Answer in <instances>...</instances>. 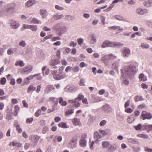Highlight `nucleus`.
I'll return each mask as SVG.
<instances>
[{"instance_id":"f257e3e1","label":"nucleus","mask_w":152,"mask_h":152,"mask_svg":"<svg viewBox=\"0 0 152 152\" xmlns=\"http://www.w3.org/2000/svg\"><path fill=\"white\" fill-rule=\"evenodd\" d=\"M137 70L134 66L130 65L125 66L121 70V78L122 77L131 78L133 75L135 74Z\"/></svg>"},{"instance_id":"f03ea898","label":"nucleus","mask_w":152,"mask_h":152,"mask_svg":"<svg viewBox=\"0 0 152 152\" xmlns=\"http://www.w3.org/2000/svg\"><path fill=\"white\" fill-rule=\"evenodd\" d=\"M115 58H117L116 56L112 54H110L106 55L102 57L101 61L107 66H108L110 63V61L114 59Z\"/></svg>"},{"instance_id":"7ed1b4c3","label":"nucleus","mask_w":152,"mask_h":152,"mask_svg":"<svg viewBox=\"0 0 152 152\" xmlns=\"http://www.w3.org/2000/svg\"><path fill=\"white\" fill-rule=\"evenodd\" d=\"M15 4L14 3H11L8 4L6 8L4 10V12L12 14L15 12Z\"/></svg>"},{"instance_id":"20e7f679","label":"nucleus","mask_w":152,"mask_h":152,"mask_svg":"<svg viewBox=\"0 0 152 152\" xmlns=\"http://www.w3.org/2000/svg\"><path fill=\"white\" fill-rule=\"evenodd\" d=\"M77 146V140L73 137L67 144V147L71 149H73Z\"/></svg>"},{"instance_id":"39448f33","label":"nucleus","mask_w":152,"mask_h":152,"mask_svg":"<svg viewBox=\"0 0 152 152\" xmlns=\"http://www.w3.org/2000/svg\"><path fill=\"white\" fill-rule=\"evenodd\" d=\"M102 110L104 113L108 114L110 113L112 110L110 106L107 104H105L102 106Z\"/></svg>"},{"instance_id":"423d86ee","label":"nucleus","mask_w":152,"mask_h":152,"mask_svg":"<svg viewBox=\"0 0 152 152\" xmlns=\"http://www.w3.org/2000/svg\"><path fill=\"white\" fill-rule=\"evenodd\" d=\"M141 117L142 118L143 120L146 119H150L152 118V115L151 113L143 111L142 113Z\"/></svg>"},{"instance_id":"0eeeda50","label":"nucleus","mask_w":152,"mask_h":152,"mask_svg":"<svg viewBox=\"0 0 152 152\" xmlns=\"http://www.w3.org/2000/svg\"><path fill=\"white\" fill-rule=\"evenodd\" d=\"M122 56L125 57H128L130 54V50L127 47L122 48Z\"/></svg>"},{"instance_id":"6e6552de","label":"nucleus","mask_w":152,"mask_h":152,"mask_svg":"<svg viewBox=\"0 0 152 152\" xmlns=\"http://www.w3.org/2000/svg\"><path fill=\"white\" fill-rule=\"evenodd\" d=\"M60 61L59 58L55 59V60H52L50 61V64L52 68L56 69L57 68L56 65L59 64Z\"/></svg>"},{"instance_id":"1a4fd4ad","label":"nucleus","mask_w":152,"mask_h":152,"mask_svg":"<svg viewBox=\"0 0 152 152\" xmlns=\"http://www.w3.org/2000/svg\"><path fill=\"white\" fill-rule=\"evenodd\" d=\"M65 77V74L64 73L60 72L58 74L54 75L53 78L57 80H60L64 78Z\"/></svg>"},{"instance_id":"9d476101","label":"nucleus","mask_w":152,"mask_h":152,"mask_svg":"<svg viewBox=\"0 0 152 152\" xmlns=\"http://www.w3.org/2000/svg\"><path fill=\"white\" fill-rule=\"evenodd\" d=\"M40 138L38 136L34 135H31L29 136V139L33 142L37 144Z\"/></svg>"},{"instance_id":"9b49d317","label":"nucleus","mask_w":152,"mask_h":152,"mask_svg":"<svg viewBox=\"0 0 152 152\" xmlns=\"http://www.w3.org/2000/svg\"><path fill=\"white\" fill-rule=\"evenodd\" d=\"M32 69L33 67L31 66L28 65L26 66L22 69V72L25 74L28 73L32 71Z\"/></svg>"},{"instance_id":"f8f14e48","label":"nucleus","mask_w":152,"mask_h":152,"mask_svg":"<svg viewBox=\"0 0 152 152\" xmlns=\"http://www.w3.org/2000/svg\"><path fill=\"white\" fill-rule=\"evenodd\" d=\"M7 114L6 116V118L8 121L11 120L12 118L13 114L12 111L9 109H7L6 110Z\"/></svg>"},{"instance_id":"ddd939ff","label":"nucleus","mask_w":152,"mask_h":152,"mask_svg":"<svg viewBox=\"0 0 152 152\" xmlns=\"http://www.w3.org/2000/svg\"><path fill=\"white\" fill-rule=\"evenodd\" d=\"M136 13L140 15H143L148 12V11L146 9L137 8L136 9Z\"/></svg>"},{"instance_id":"4468645a","label":"nucleus","mask_w":152,"mask_h":152,"mask_svg":"<svg viewBox=\"0 0 152 152\" xmlns=\"http://www.w3.org/2000/svg\"><path fill=\"white\" fill-rule=\"evenodd\" d=\"M112 42L108 40H105L103 43L101 47L102 48H105L107 47H113Z\"/></svg>"},{"instance_id":"2eb2a0df","label":"nucleus","mask_w":152,"mask_h":152,"mask_svg":"<svg viewBox=\"0 0 152 152\" xmlns=\"http://www.w3.org/2000/svg\"><path fill=\"white\" fill-rule=\"evenodd\" d=\"M10 24L11 27L13 29L18 28L19 26V24L18 22L13 20H11Z\"/></svg>"},{"instance_id":"dca6fc26","label":"nucleus","mask_w":152,"mask_h":152,"mask_svg":"<svg viewBox=\"0 0 152 152\" xmlns=\"http://www.w3.org/2000/svg\"><path fill=\"white\" fill-rule=\"evenodd\" d=\"M118 147V144H113L111 145L107 151V152H113V151L115 150Z\"/></svg>"},{"instance_id":"f3484780","label":"nucleus","mask_w":152,"mask_h":152,"mask_svg":"<svg viewBox=\"0 0 152 152\" xmlns=\"http://www.w3.org/2000/svg\"><path fill=\"white\" fill-rule=\"evenodd\" d=\"M133 128L136 130H139L142 129V130L146 129L147 126L145 125H142L141 124H139L137 126H133Z\"/></svg>"},{"instance_id":"a211bd4d","label":"nucleus","mask_w":152,"mask_h":152,"mask_svg":"<svg viewBox=\"0 0 152 152\" xmlns=\"http://www.w3.org/2000/svg\"><path fill=\"white\" fill-rule=\"evenodd\" d=\"M39 14L42 16V18H44L48 15L47 10L45 8L41 9L39 11Z\"/></svg>"},{"instance_id":"6ab92c4d","label":"nucleus","mask_w":152,"mask_h":152,"mask_svg":"<svg viewBox=\"0 0 152 152\" xmlns=\"http://www.w3.org/2000/svg\"><path fill=\"white\" fill-rule=\"evenodd\" d=\"M77 100L75 99L74 100H68V102L69 103H72L74 106L77 108L79 107L80 104L79 102L77 101Z\"/></svg>"},{"instance_id":"aec40b11","label":"nucleus","mask_w":152,"mask_h":152,"mask_svg":"<svg viewBox=\"0 0 152 152\" xmlns=\"http://www.w3.org/2000/svg\"><path fill=\"white\" fill-rule=\"evenodd\" d=\"M65 89H67V91L68 92H72L75 91L76 90V88L74 86H70L69 87L67 86L65 88Z\"/></svg>"},{"instance_id":"412c9836","label":"nucleus","mask_w":152,"mask_h":152,"mask_svg":"<svg viewBox=\"0 0 152 152\" xmlns=\"http://www.w3.org/2000/svg\"><path fill=\"white\" fill-rule=\"evenodd\" d=\"M108 29L109 30H111V29L113 30H117L118 31H122L123 30V28H121L120 26H113L109 27Z\"/></svg>"},{"instance_id":"4be33fe9","label":"nucleus","mask_w":152,"mask_h":152,"mask_svg":"<svg viewBox=\"0 0 152 152\" xmlns=\"http://www.w3.org/2000/svg\"><path fill=\"white\" fill-rule=\"evenodd\" d=\"M55 89L53 85H48L45 89V91L47 93H50L51 91Z\"/></svg>"},{"instance_id":"5701e85b","label":"nucleus","mask_w":152,"mask_h":152,"mask_svg":"<svg viewBox=\"0 0 152 152\" xmlns=\"http://www.w3.org/2000/svg\"><path fill=\"white\" fill-rule=\"evenodd\" d=\"M127 141L132 144H137L139 143L138 141L136 139L131 138H128Z\"/></svg>"},{"instance_id":"b1692460","label":"nucleus","mask_w":152,"mask_h":152,"mask_svg":"<svg viewBox=\"0 0 152 152\" xmlns=\"http://www.w3.org/2000/svg\"><path fill=\"white\" fill-rule=\"evenodd\" d=\"M58 99L59 103L62 106H64L67 105V102L64 100L63 98L62 97H60L57 99Z\"/></svg>"},{"instance_id":"393cba45","label":"nucleus","mask_w":152,"mask_h":152,"mask_svg":"<svg viewBox=\"0 0 152 152\" xmlns=\"http://www.w3.org/2000/svg\"><path fill=\"white\" fill-rule=\"evenodd\" d=\"M36 3V1L35 0H29L26 3V5L28 7H30Z\"/></svg>"},{"instance_id":"a878e982","label":"nucleus","mask_w":152,"mask_h":152,"mask_svg":"<svg viewBox=\"0 0 152 152\" xmlns=\"http://www.w3.org/2000/svg\"><path fill=\"white\" fill-rule=\"evenodd\" d=\"M119 66V62L116 61L112 64L111 67L112 69L115 70H117L118 71V68Z\"/></svg>"},{"instance_id":"bb28decb","label":"nucleus","mask_w":152,"mask_h":152,"mask_svg":"<svg viewBox=\"0 0 152 152\" xmlns=\"http://www.w3.org/2000/svg\"><path fill=\"white\" fill-rule=\"evenodd\" d=\"M101 137V136L99 135V133L96 132H95L94 134V137L96 140L95 142L96 143H97L98 142V140Z\"/></svg>"},{"instance_id":"cd10ccee","label":"nucleus","mask_w":152,"mask_h":152,"mask_svg":"<svg viewBox=\"0 0 152 152\" xmlns=\"http://www.w3.org/2000/svg\"><path fill=\"white\" fill-rule=\"evenodd\" d=\"M135 119L136 118L134 115H132L128 118V122L129 124L132 123L134 121Z\"/></svg>"},{"instance_id":"c85d7f7f","label":"nucleus","mask_w":152,"mask_h":152,"mask_svg":"<svg viewBox=\"0 0 152 152\" xmlns=\"http://www.w3.org/2000/svg\"><path fill=\"white\" fill-rule=\"evenodd\" d=\"M9 145L10 146H16L19 148L21 147L22 145L21 143L14 141L10 142Z\"/></svg>"},{"instance_id":"c756f323","label":"nucleus","mask_w":152,"mask_h":152,"mask_svg":"<svg viewBox=\"0 0 152 152\" xmlns=\"http://www.w3.org/2000/svg\"><path fill=\"white\" fill-rule=\"evenodd\" d=\"M90 43L92 44H95L96 42V39L95 36L93 34L90 35Z\"/></svg>"},{"instance_id":"7c9ffc66","label":"nucleus","mask_w":152,"mask_h":152,"mask_svg":"<svg viewBox=\"0 0 152 152\" xmlns=\"http://www.w3.org/2000/svg\"><path fill=\"white\" fill-rule=\"evenodd\" d=\"M138 78L140 81H145L147 80L146 77L143 73H141L140 74Z\"/></svg>"},{"instance_id":"2f4dec72","label":"nucleus","mask_w":152,"mask_h":152,"mask_svg":"<svg viewBox=\"0 0 152 152\" xmlns=\"http://www.w3.org/2000/svg\"><path fill=\"white\" fill-rule=\"evenodd\" d=\"M143 5L148 7H151L152 5V0H148L143 2Z\"/></svg>"},{"instance_id":"473e14b6","label":"nucleus","mask_w":152,"mask_h":152,"mask_svg":"<svg viewBox=\"0 0 152 152\" xmlns=\"http://www.w3.org/2000/svg\"><path fill=\"white\" fill-rule=\"evenodd\" d=\"M102 146L103 148H107L110 146V143L109 142L104 141L102 142Z\"/></svg>"},{"instance_id":"72a5a7b5","label":"nucleus","mask_w":152,"mask_h":152,"mask_svg":"<svg viewBox=\"0 0 152 152\" xmlns=\"http://www.w3.org/2000/svg\"><path fill=\"white\" fill-rule=\"evenodd\" d=\"M80 144L81 147H85L86 145V141L84 138L82 139L80 141Z\"/></svg>"},{"instance_id":"f704fd0d","label":"nucleus","mask_w":152,"mask_h":152,"mask_svg":"<svg viewBox=\"0 0 152 152\" xmlns=\"http://www.w3.org/2000/svg\"><path fill=\"white\" fill-rule=\"evenodd\" d=\"M113 47H122L124 45L123 44L116 42H113Z\"/></svg>"},{"instance_id":"c9c22d12","label":"nucleus","mask_w":152,"mask_h":152,"mask_svg":"<svg viewBox=\"0 0 152 152\" xmlns=\"http://www.w3.org/2000/svg\"><path fill=\"white\" fill-rule=\"evenodd\" d=\"M23 48V47L21 46H18L16 49V52L20 54H23L24 51Z\"/></svg>"},{"instance_id":"e433bc0d","label":"nucleus","mask_w":152,"mask_h":152,"mask_svg":"<svg viewBox=\"0 0 152 152\" xmlns=\"http://www.w3.org/2000/svg\"><path fill=\"white\" fill-rule=\"evenodd\" d=\"M15 65L16 66H19L20 67H23L25 65V63L23 61H17L16 62Z\"/></svg>"},{"instance_id":"4c0bfd02","label":"nucleus","mask_w":152,"mask_h":152,"mask_svg":"<svg viewBox=\"0 0 152 152\" xmlns=\"http://www.w3.org/2000/svg\"><path fill=\"white\" fill-rule=\"evenodd\" d=\"M58 126L59 127H61L62 128H68L66 124V123L64 122H60L58 124Z\"/></svg>"},{"instance_id":"58836bf2","label":"nucleus","mask_w":152,"mask_h":152,"mask_svg":"<svg viewBox=\"0 0 152 152\" xmlns=\"http://www.w3.org/2000/svg\"><path fill=\"white\" fill-rule=\"evenodd\" d=\"M150 45L146 43H142L141 44V47L143 49H148L149 48Z\"/></svg>"},{"instance_id":"ea45409f","label":"nucleus","mask_w":152,"mask_h":152,"mask_svg":"<svg viewBox=\"0 0 152 152\" xmlns=\"http://www.w3.org/2000/svg\"><path fill=\"white\" fill-rule=\"evenodd\" d=\"M36 89V88L34 87V86L32 85H30L29 87H28L27 89V91L28 93H29L31 91H34Z\"/></svg>"},{"instance_id":"a19ab883","label":"nucleus","mask_w":152,"mask_h":152,"mask_svg":"<svg viewBox=\"0 0 152 152\" xmlns=\"http://www.w3.org/2000/svg\"><path fill=\"white\" fill-rule=\"evenodd\" d=\"M30 23H34V24H36L40 23H41V22L40 21L38 20L37 18H32V19Z\"/></svg>"},{"instance_id":"79ce46f5","label":"nucleus","mask_w":152,"mask_h":152,"mask_svg":"<svg viewBox=\"0 0 152 152\" xmlns=\"http://www.w3.org/2000/svg\"><path fill=\"white\" fill-rule=\"evenodd\" d=\"M137 136L138 137L144 139H148V135L144 134H138Z\"/></svg>"},{"instance_id":"37998d69","label":"nucleus","mask_w":152,"mask_h":152,"mask_svg":"<svg viewBox=\"0 0 152 152\" xmlns=\"http://www.w3.org/2000/svg\"><path fill=\"white\" fill-rule=\"evenodd\" d=\"M144 100L142 97L141 96H136L135 97V101L137 102L139 101H142Z\"/></svg>"},{"instance_id":"c03bdc74","label":"nucleus","mask_w":152,"mask_h":152,"mask_svg":"<svg viewBox=\"0 0 152 152\" xmlns=\"http://www.w3.org/2000/svg\"><path fill=\"white\" fill-rule=\"evenodd\" d=\"M30 29L33 31H36L38 29L37 26L34 25H30Z\"/></svg>"},{"instance_id":"a18cd8bd","label":"nucleus","mask_w":152,"mask_h":152,"mask_svg":"<svg viewBox=\"0 0 152 152\" xmlns=\"http://www.w3.org/2000/svg\"><path fill=\"white\" fill-rule=\"evenodd\" d=\"M74 112V110L73 109H69L66 110L65 112V114L66 115H71Z\"/></svg>"},{"instance_id":"49530a36","label":"nucleus","mask_w":152,"mask_h":152,"mask_svg":"<svg viewBox=\"0 0 152 152\" xmlns=\"http://www.w3.org/2000/svg\"><path fill=\"white\" fill-rule=\"evenodd\" d=\"M115 18L117 20L120 21H124V19L123 17L118 15H115Z\"/></svg>"},{"instance_id":"de8ad7c7","label":"nucleus","mask_w":152,"mask_h":152,"mask_svg":"<svg viewBox=\"0 0 152 152\" xmlns=\"http://www.w3.org/2000/svg\"><path fill=\"white\" fill-rule=\"evenodd\" d=\"M19 45L20 46L24 48L26 45V43L24 40H21L19 42Z\"/></svg>"},{"instance_id":"09e8293b","label":"nucleus","mask_w":152,"mask_h":152,"mask_svg":"<svg viewBox=\"0 0 152 152\" xmlns=\"http://www.w3.org/2000/svg\"><path fill=\"white\" fill-rule=\"evenodd\" d=\"M72 70L75 72H77L79 70V68L78 66H75L73 67H72Z\"/></svg>"},{"instance_id":"8fccbe9b","label":"nucleus","mask_w":152,"mask_h":152,"mask_svg":"<svg viewBox=\"0 0 152 152\" xmlns=\"http://www.w3.org/2000/svg\"><path fill=\"white\" fill-rule=\"evenodd\" d=\"M115 6L114 4L112 2L110 6L107 9L105 10V11L107 12L110 11Z\"/></svg>"},{"instance_id":"3c124183","label":"nucleus","mask_w":152,"mask_h":152,"mask_svg":"<svg viewBox=\"0 0 152 152\" xmlns=\"http://www.w3.org/2000/svg\"><path fill=\"white\" fill-rule=\"evenodd\" d=\"M84 97V95L80 94L78 95L77 97L75 99L78 101H81L83 98Z\"/></svg>"},{"instance_id":"603ef678","label":"nucleus","mask_w":152,"mask_h":152,"mask_svg":"<svg viewBox=\"0 0 152 152\" xmlns=\"http://www.w3.org/2000/svg\"><path fill=\"white\" fill-rule=\"evenodd\" d=\"M34 78H36L38 80H41L42 77L40 75V74H35L34 75Z\"/></svg>"},{"instance_id":"864d4df0","label":"nucleus","mask_w":152,"mask_h":152,"mask_svg":"<svg viewBox=\"0 0 152 152\" xmlns=\"http://www.w3.org/2000/svg\"><path fill=\"white\" fill-rule=\"evenodd\" d=\"M73 124L76 125H77L79 123V121L77 118H74L72 121Z\"/></svg>"},{"instance_id":"5fc2aeb1","label":"nucleus","mask_w":152,"mask_h":152,"mask_svg":"<svg viewBox=\"0 0 152 152\" xmlns=\"http://www.w3.org/2000/svg\"><path fill=\"white\" fill-rule=\"evenodd\" d=\"M84 39L82 38H78L77 39V41L79 45H81L83 43Z\"/></svg>"},{"instance_id":"6e6d98bb","label":"nucleus","mask_w":152,"mask_h":152,"mask_svg":"<svg viewBox=\"0 0 152 152\" xmlns=\"http://www.w3.org/2000/svg\"><path fill=\"white\" fill-rule=\"evenodd\" d=\"M33 118H28L26 120V124H30L33 122Z\"/></svg>"},{"instance_id":"4d7b16f0","label":"nucleus","mask_w":152,"mask_h":152,"mask_svg":"<svg viewBox=\"0 0 152 152\" xmlns=\"http://www.w3.org/2000/svg\"><path fill=\"white\" fill-rule=\"evenodd\" d=\"M59 28V24L58 23L57 24L53 27V29L56 31H58Z\"/></svg>"},{"instance_id":"13d9d810","label":"nucleus","mask_w":152,"mask_h":152,"mask_svg":"<svg viewBox=\"0 0 152 152\" xmlns=\"http://www.w3.org/2000/svg\"><path fill=\"white\" fill-rule=\"evenodd\" d=\"M80 83L79 84L80 86H85V80L84 78H81L80 80Z\"/></svg>"},{"instance_id":"bf43d9fd","label":"nucleus","mask_w":152,"mask_h":152,"mask_svg":"<svg viewBox=\"0 0 152 152\" xmlns=\"http://www.w3.org/2000/svg\"><path fill=\"white\" fill-rule=\"evenodd\" d=\"M31 25H26L24 24L23 27L21 28V30H23L26 29H30Z\"/></svg>"},{"instance_id":"052dcab7","label":"nucleus","mask_w":152,"mask_h":152,"mask_svg":"<svg viewBox=\"0 0 152 152\" xmlns=\"http://www.w3.org/2000/svg\"><path fill=\"white\" fill-rule=\"evenodd\" d=\"M48 131V128L47 126H45L42 129V133L43 134H46Z\"/></svg>"},{"instance_id":"680f3d73","label":"nucleus","mask_w":152,"mask_h":152,"mask_svg":"<svg viewBox=\"0 0 152 152\" xmlns=\"http://www.w3.org/2000/svg\"><path fill=\"white\" fill-rule=\"evenodd\" d=\"M41 109H38L37 111L36 112L35 114V116L36 117H39L41 114Z\"/></svg>"},{"instance_id":"e2e57ef3","label":"nucleus","mask_w":152,"mask_h":152,"mask_svg":"<svg viewBox=\"0 0 152 152\" xmlns=\"http://www.w3.org/2000/svg\"><path fill=\"white\" fill-rule=\"evenodd\" d=\"M6 82V80L5 77H3L0 80V83L2 85H4Z\"/></svg>"},{"instance_id":"0e129e2a","label":"nucleus","mask_w":152,"mask_h":152,"mask_svg":"<svg viewBox=\"0 0 152 152\" xmlns=\"http://www.w3.org/2000/svg\"><path fill=\"white\" fill-rule=\"evenodd\" d=\"M100 19L102 24L104 25L105 24V18L104 17L102 16H100Z\"/></svg>"},{"instance_id":"69168bd1","label":"nucleus","mask_w":152,"mask_h":152,"mask_svg":"<svg viewBox=\"0 0 152 152\" xmlns=\"http://www.w3.org/2000/svg\"><path fill=\"white\" fill-rule=\"evenodd\" d=\"M125 110V111L127 113H132L133 110L129 107H126Z\"/></svg>"},{"instance_id":"338daca9","label":"nucleus","mask_w":152,"mask_h":152,"mask_svg":"<svg viewBox=\"0 0 152 152\" xmlns=\"http://www.w3.org/2000/svg\"><path fill=\"white\" fill-rule=\"evenodd\" d=\"M62 16V15L57 14L54 15L53 18L55 20H58L61 19V18Z\"/></svg>"},{"instance_id":"774afa93","label":"nucleus","mask_w":152,"mask_h":152,"mask_svg":"<svg viewBox=\"0 0 152 152\" xmlns=\"http://www.w3.org/2000/svg\"><path fill=\"white\" fill-rule=\"evenodd\" d=\"M123 83L126 85H128L129 82L128 79L126 78H124L123 79Z\"/></svg>"}]
</instances>
